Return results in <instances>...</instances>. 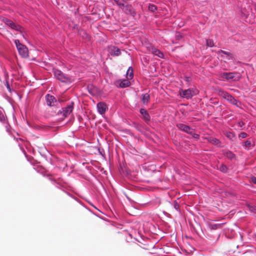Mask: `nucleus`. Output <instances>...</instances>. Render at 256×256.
<instances>
[{"instance_id": "c9c22d12", "label": "nucleus", "mask_w": 256, "mask_h": 256, "mask_svg": "<svg viewBox=\"0 0 256 256\" xmlns=\"http://www.w3.org/2000/svg\"><path fill=\"white\" fill-rule=\"evenodd\" d=\"M210 228L211 230H216L220 226V224H210Z\"/></svg>"}, {"instance_id": "de8ad7c7", "label": "nucleus", "mask_w": 256, "mask_h": 256, "mask_svg": "<svg viewBox=\"0 0 256 256\" xmlns=\"http://www.w3.org/2000/svg\"><path fill=\"white\" fill-rule=\"evenodd\" d=\"M76 202L82 205V202L78 198Z\"/></svg>"}, {"instance_id": "393cba45", "label": "nucleus", "mask_w": 256, "mask_h": 256, "mask_svg": "<svg viewBox=\"0 0 256 256\" xmlns=\"http://www.w3.org/2000/svg\"><path fill=\"white\" fill-rule=\"evenodd\" d=\"M6 121V116L4 114V110L0 107V122L2 123H4Z\"/></svg>"}, {"instance_id": "7ed1b4c3", "label": "nucleus", "mask_w": 256, "mask_h": 256, "mask_svg": "<svg viewBox=\"0 0 256 256\" xmlns=\"http://www.w3.org/2000/svg\"><path fill=\"white\" fill-rule=\"evenodd\" d=\"M14 42L19 54L23 58H26L28 56V50L26 46L21 44L18 40H14Z\"/></svg>"}, {"instance_id": "aec40b11", "label": "nucleus", "mask_w": 256, "mask_h": 256, "mask_svg": "<svg viewBox=\"0 0 256 256\" xmlns=\"http://www.w3.org/2000/svg\"><path fill=\"white\" fill-rule=\"evenodd\" d=\"M150 100V96L148 93L142 94V101L144 104L148 105Z\"/></svg>"}, {"instance_id": "412c9836", "label": "nucleus", "mask_w": 256, "mask_h": 256, "mask_svg": "<svg viewBox=\"0 0 256 256\" xmlns=\"http://www.w3.org/2000/svg\"><path fill=\"white\" fill-rule=\"evenodd\" d=\"M236 72H224L223 76L227 80H232L234 78Z\"/></svg>"}, {"instance_id": "a19ab883", "label": "nucleus", "mask_w": 256, "mask_h": 256, "mask_svg": "<svg viewBox=\"0 0 256 256\" xmlns=\"http://www.w3.org/2000/svg\"><path fill=\"white\" fill-rule=\"evenodd\" d=\"M184 79L186 82L188 84L190 83V82L192 80L191 78L188 76H186Z\"/></svg>"}, {"instance_id": "dca6fc26", "label": "nucleus", "mask_w": 256, "mask_h": 256, "mask_svg": "<svg viewBox=\"0 0 256 256\" xmlns=\"http://www.w3.org/2000/svg\"><path fill=\"white\" fill-rule=\"evenodd\" d=\"M77 32L78 34L81 36L83 39L90 40V36L86 32L84 29L77 28Z\"/></svg>"}, {"instance_id": "1a4fd4ad", "label": "nucleus", "mask_w": 256, "mask_h": 256, "mask_svg": "<svg viewBox=\"0 0 256 256\" xmlns=\"http://www.w3.org/2000/svg\"><path fill=\"white\" fill-rule=\"evenodd\" d=\"M140 112L142 116V120L146 123L148 124L150 121V116L147 110L144 108H141L140 110Z\"/></svg>"}, {"instance_id": "0eeeda50", "label": "nucleus", "mask_w": 256, "mask_h": 256, "mask_svg": "<svg viewBox=\"0 0 256 256\" xmlns=\"http://www.w3.org/2000/svg\"><path fill=\"white\" fill-rule=\"evenodd\" d=\"M117 87L120 88H126L128 87L130 85V82L128 80L122 79L117 80L115 83Z\"/></svg>"}, {"instance_id": "39448f33", "label": "nucleus", "mask_w": 256, "mask_h": 256, "mask_svg": "<svg viewBox=\"0 0 256 256\" xmlns=\"http://www.w3.org/2000/svg\"><path fill=\"white\" fill-rule=\"evenodd\" d=\"M123 12L126 15H130L132 18H134L136 15V12L134 9L132 7L131 4H125L124 7L122 8Z\"/></svg>"}, {"instance_id": "2eb2a0df", "label": "nucleus", "mask_w": 256, "mask_h": 256, "mask_svg": "<svg viewBox=\"0 0 256 256\" xmlns=\"http://www.w3.org/2000/svg\"><path fill=\"white\" fill-rule=\"evenodd\" d=\"M151 53L154 54V56H157L158 57L164 58V54L159 50L157 49L154 46H152L150 50Z\"/></svg>"}, {"instance_id": "09e8293b", "label": "nucleus", "mask_w": 256, "mask_h": 256, "mask_svg": "<svg viewBox=\"0 0 256 256\" xmlns=\"http://www.w3.org/2000/svg\"><path fill=\"white\" fill-rule=\"evenodd\" d=\"M125 196H126L127 200L130 202L131 200L130 198L128 196H126V194Z\"/></svg>"}, {"instance_id": "8fccbe9b", "label": "nucleus", "mask_w": 256, "mask_h": 256, "mask_svg": "<svg viewBox=\"0 0 256 256\" xmlns=\"http://www.w3.org/2000/svg\"><path fill=\"white\" fill-rule=\"evenodd\" d=\"M72 198H73L74 200L76 201V200H78V198H77L75 196H74V197Z\"/></svg>"}, {"instance_id": "72a5a7b5", "label": "nucleus", "mask_w": 256, "mask_h": 256, "mask_svg": "<svg viewBox=\"0 0 256 256\" xmlns=\"http://www.w3.org/2000/svg\"><path fill=\"white\" fill-rule=\"evenodd\" d=\"M173 206L174 208L178 211L180 210V206L176 200H175L173 203Z\"/></svg>"}, {"instance_id": "37998d69", "label": "nucleus", "mask_w": 256, "mask_h": 256, "mask_svg": "<svg viewBox=\"0 0 256 256\" xmlns=\"http://www.w3.org/2000/svg\"><path fill=\"white\" fill-rule=\"evenodd\" d=\"M182 36L179 33L176 34V39L177 40H180L182 38Z\"/></svg>"}, {"instance_id": "f704fd0d", "label": "nucleus", "mask_w": 256, "mask_h": 256, "mask_svg": "<svg viewBox=\"0 0 256 256\" xmlns=\"http://www.w3.org/2000/svg\"><path fill=\"white\" fill-rule=\"evenodd\" d=\"M247 136H248V134L245 132H242L240 133L238 136V137L240 139L245 138Z\"/></svg>"}, {"instance_id": "6ab92c4d", "label": "nucleus", "mask_w": 256, "mask_h": 256, "mask_svg": "<svg viewBox=\"0 0 256 256\" xmlns=\"http://www.w3.org/2000/svg\"><path fill=\"white\" fill-rule=\"evenodd\" d=\"M218 94L220 96L222 97L226 100H227L228 96H230V94L226 91H224L222 88L218 89Z\"/></svg>"}, {"instance_id": "c756f323", "label": "nucleus", "mask_w": 256, "mask_h": 256, "mask_svg": "<svg viewBox=\"0 0 256 256\" xmlns=\"http://www.w3.org/2000/svg\"><path fill=\"white\" fill-rule=\"evenodd\" d=\"M126 74L128 75V78L131 80L134 77V71L132 66H130L127 70Z\"/></svg>"}, {"instance_id": "ea45409f", "label": "nucleus", "mask_w": 256, "mask_h": 256, "mask_svg": "<svg viewBox=\"0 0 256 256\" xmlns=\"http://www.w3.org/2000/svg\"><path fill=\"white\" fill-rule=\"evenodd\" d=\"M56 187L58 188L61 190H62L64 192V191H66V190H64L63 188V186H62L60 182H59V184H58L57 186H56Z\"/></svg>"}, {"instance_id": "4468645a", "label": "nucleus", "mask_w": 256, "mask_h": 256, "mask_svg": "<svg viewBox=\"0 0 256 256\" xmlns=\"http://www.w3.org/2000/svg\"><path fill=\"white\" fill-rule=\"evenodd\" d=\"M108 52L112 56H118L121 54L120 49L116 46H112L109 48Z\"/></svg>"}, {"instance_id": "5701e85b", "label": "nucleus", "mask_w": 256, "mask_h": 256, "mask_svg": "<svg viewBox=\"0 0 256 256\" xmlns=\"http://www.w3.org/2000/svg\"><path fill=\"white\" fill-rule=\"evenodd\" d=\"M3 22H4V24L9 26L11 28H13L14 26L15 23L13 22L12 20L8 19L7 18H4L3 19Z\"/></svg>"}, {"instance_id": "c85d7f7f", "label": "nucleus", "mask_w": 256, "mask_h": 256, "mask_svg": "<svg viewBox=\"0 0 256 256\" xmlns=\"http://www.w3.org/2000/svg\"><path fill=\"white\" fill-rule=\"evenodd\" d=\"M246 207L248 208L249 211L254 214H256V206L250 204H247Z\"/></svg>"}, {"instance_id": "20e7f679", "label": "nucleus", "mask_w": 256, "mask_h": 256, "mask_svg": "<svg viewBox=\"0 0 256 256\" xmlns=\"http://www.w3.org/2000/svg\"><path fill=\"white\" fill-rule=\"evenodd\" d=\"M46 104L50 107H58L60 102V100H58L55 96L50 94H46L45 96Z\"/></svg>"}, {"instance_id": "e433bc0d", "label": "nucleus", "mask_w": 256, "mask_h": 256, "mask_svg": "<svg viewBox=\"0 0 256 256\" xmlns=\"http://www.w3.org/2000/svg\"><path fill=\"white\" fill-rule=\"evenodd\" d=\"M48 180L52 182V184L56 186L58 184H59V182H57L56 180H54L50 176H48Z\"/></svg>"}, {"instance_id": "4be33fe9", "label": "nucleus", "mask_w": 256, "mask_h": 256, "mask_svg": "<svg viewBox=\"0 0 256 256\" xmlns=\"http://www.w3.org/2000/svg\"><path fill=\"white\" fill-rule=\"evenodd\" d=\"M217 54H222L226 55V58L228 60H232L234 58L232 54L230 52L222 50L218 51Z\"/></svg>"}, {"instance_id": "f257e3e1", "label": "nucleus", "mask_w": 256, "mask_h": 256, "mask_svg": "<svg viewBox=\"0 0 256 256\" xmlns=\"http://www.w3.org/2000/svg\"><path fill=\"white\" fill-rule=\"evenodd\" d=\"M74 108V102L72 101L68 104L66 107L62 108L57 112H55L56 115L62 116L64 118H67L73 111Z\"/></svg>"}, {"instance_id": "58836bf2", "label": "nucleus", "mask_w": 256, "mask_h": 256, "mask_svg": "<svg viewBox=\"0 0 256 256\" xmlns=\"http://www.w3.org/2000/svg\"><path fill=\"white\" fill-rule=\"evenodd\" d=\"M238 126L242 128L243 129V128L244 127L245 124L242 121H240L238 123Z\"/></svg>"}, {"instance_id": "2f4dec72", "label": "nucleus", "mask_w": 256, "mask_h": 256, "mask_svg": "<svg viewBox=\"0 0 256 256\" xmlns=\"http://www.w3.org/2000/svg\"><path fill=\"white\" fill-rule=\"evenodd\" d=\"M206 46L212 48L214 46V41L212 39H206Z\"/></svg>"}, {"instance_id": "cd10ccee", "label": "nucleus", "mask_w": 256, "mask_h": 256, "mask_svg": "<svg viewBox=\"0 0 256 256\" xmlns=\"http://www.w3.org/2000/svg\"><path fill=\"white\" fill-rule=\"evenodd\" d=\"M218 170L224 174H226L228 172V169L226 164H222L220 166Z\"/></svg>"}, {"instance_id": "a211bd4d", "label": "nucleus", "mask_w": 256, "mask_h": 256, "mask_svg": "<svg viewBox=\"0 0 256 256\" xmlns=\"http://www.w3.org/2000/svg\"><path fill=\"white\" fill-rule=\"evenodd\" d=\"M226 100L228 101L229 102H230L231 104H232L237 107H239V106L238 105V103L240 104V102L238 100L236 99L231 94H230V96H228Z\"/></svg>"}, {"instance_id": "f03ea898", "label": "nucleus", "mask_w": 256, "mask_h": 256, "mask_svg": "<svg viewBox=\"0 0 256 256\" xmlns=\"http://www.w3.org/2000/svg\"><path fill=\"white\" fill-rule=\"evenodd\" d=\"M52 72L54 74V77L61 82L64 83L71 82L70 78L68 75L64 74L63 72H62L58 69L53 68Z\"/></svg>"}, {"instance_id": "ddd939ff", "label": "nucleus", "mask_w": 256, "mask_h": 256, "mask_svg": "<svg viewBox=\"0 0 256 256\" xmlns=\"http://www.w3.org/2000/svg\"><path fill=\"white\" fill-rule=\"evenodd\" d=\"M38 152L41 155V156L46 160L47 162L50 161V160H48V158L50 156V154L46 148H40Z\"/></svg>"}, {"instance_id": "f3484780", "label": "nucleus", "mask_w": 256, "mask_h": 256, "mask_svg": "<svg viewBox=\"0 0 256 256\" xmlns=\"http://www.w3.org/2000/svg\"><path fill=\"white\" fill-rule=\"evenodd\" d=\"M86 89L88 93L92 95L95 96L96 92V87L92 84H88L86 86Z\"/></svg>"}, {"instance_id": "3c124183", "label": "nucleus", "mask_w": 256, "mask_h": 256, "mask_svg": "<svg viewBox=\"0 0 256 256\" xmlns=\"http://www.w3.org/2000/svg\"><path fill=\"white\" fill-rule=\"evenodd\" d=\"M218 104V102H214V104Z\"/></svg>"}, {"instance_id": "9b49d317", "label": "nucleus", "mask_w": 256, "mask_h": 256, "mask_svg": "<svg viewBox=\"0 0 256 256\" xmlns=\"http://www.w3.org/2000/svg\"><path fill=\"white\" fill-rule=\"evenodd\" d=\"M176 126L180 131L188 134L190 130H192V127L184 124L178 123Z\"/></svg>"}, {"instance_id": "473e14b6", "label": "nucleus", "mask_w": 256, "mask_h": 256, "mask_svg": "<svg viewBox=\"0 0 256 256\" xmlns=\"http://www.w3.org/2000/svg\"><path fill=\"white\" fill-rule=\"evenodd\" d=\"M22 27L21 26H20L19 24H15L14 26L12 29L16 30V31L22 32Z\"/></svg>"}, {"instance_id": "6e6552de", "label": "nucleus", "mask_w": 256, "mask_h": 256, "mask_svg": "<svg viewBox=\"0 0 256 256\" xmlns=\"http://www.w3.org/2000/svg\"><path fill=\"white\" fill-rule=\"evenodd\" d=\"M96 108L98 112L100 114H104L108 109L106 104L104 102H98L96 104Z\"/></svg>"}, {"instance_id": "9d476101", "label": "nucleus", "mask_w": 256, "mask_h": 256, "mask_svg": "<svg viewBox=\"0 0 256 256\" xmlns=\"http://www.w3.org/2000/svg\"><path fill=\"white\" fill-rule=\"evenodd\" d=\"M206 140L209 143L216 146L218 148L223 147L222 142L217 138L210 136L207 138Z\"/></svg>"}, {"instance_id": "a878e982", "label": "nucleus", "mask_w": 256, "mask_h": 256, "mask_svg": "<svg viewBox=\"0 0 256 256\" xmlns=\"http://www.w3.org/2000/svg\"><path fill=\"white\" fill-rule=\"evenodd\" d=\"M194 130L192 128V130H190L188 134L192 136V138L198 140L200 138V136L199 134L194 133Z\"/></svg>"}, {"instance_id": "49530a36", "label": "nucleus", "mask_w": 256, "mask_h": 256, "mask_svg": "<svg viewBox=\"0 0 256 256\" xmlns=\"http://www.w3.org/2000/svg\"><path fill=\"white\" fill-rule=\"evenodd\" d=\"M77 28H79L78 24H74L72 28L74 30L76 29L77 30Z\"/></svg>"}, {"instance_id": "c03bdc74", "label": "nucleus", "mask_w": 256, "mask_h": 256, "mask_svg": "<svg viewBox=\"0 0 256 256\" xmlns=\"http://www.w3.org/2000/svg\"><path fill=\"white\" fill-rule=\"evenodd\" d=\"M251 180L252 182L254 184H256V176H252L251 178Z\"/></svg>"}, {"instance_id": "bb28decb", "label": "nucleus", "mask_w": 256, "mask_h": 256, "mask_svg": "<svg viewBox=\"0 0 256 256\" xmlns=\"http://www.w3.org/2000/svg\"><path fill=\"white\" fill-rule=\"evenodd\" d=\"M252 146L251 140H248L245 141L244 142L242 143V146L247 150H249V148H250Z\"/></svg>"}, {"instance_id": "f8f14e48", "label": "nucleus", "mask_w": 256, "mask_h": 256, "mask_svg": "<svg viewBox=\"0 0 256 256\" xmlns=\"http://www.w3.org/2000/svg\"><path fill=\"white\" fill-rule=\"evenodd\" d=\"M222 154L226 156L227 158L230 160H236V155L231 150H222Z\"/></svg>"}, {"instance_id": "4c0bfd02", "label": "nucleus", "mask_w": 256, "mask_h": 256, "mask_svg": "<svg viewBox=\"0 0 256 256\" xmlns=\"http://www.w3.org/2000/svg\"><path fill=\"white\" fill-rule=\"evenodd\" d=\"M6 86L9 92H11L12 91V89L11 88L10 86L9 82L8 80H6Z\"/></svg>"}, {"instance_id": "a18cd8bd", "label": "nucleus", "mask_w": 256, "mask_h": 256, "mask_svg": "<svg viewBox=\"0 0 256 256\" xmlns=\"http://www.w3.org/2000/svg\"><path fill=\"white\" fill-rule=\"evenodd\" d=\"M64 193H66L68 196H70L72 198L74 196V195L70 193L69 192H68L67 191H64Z\"/></svg>"}, {"instance_id": "423d86ee", "label": "nucleus", "mask_w": 256, "mask_h": 256, "mask_svg": "<svg viewBox=\"0 0 256 256\" xmlns=\"http://www.w3.org/2000/svg\"><path fill=\"white\" fill-rule=\"evenodd\" d=\"M179 93L180 97L186 98L187 100L191 98L194 96L191 88H188L186 90L180 89Z\"/></svg>"}, {"instance_id": "79ce46f5", "label": "nucleus", "mask_w": 256, "mask_h": 256, "mask_svg": "<svg viewBox=\"0 0 256 256\" xmlns=\"http://www.w3.org/2000/svg\"><path fill=\"white\" fill-rule=\"evenodd\" d=\"M6 130L8 133H10V126L8 124L6 123Z\"/></svg>"}, {"instance_id": "b1692460", "label": "nucleus", "mask_w": 256, "mask_h": 256, "mask_svg": "<svg viewBox=\"0 0 256 256\" xmlns=\"http://www.w3.org/2000/svg\"><path fill=\"white\" fill-rule=\"evenodd\" d=\"M226 136L232 141H233L234 139L236 138V136L234 132H226Z\"/></svg>"}, {"instance_id": "7c9ffc66", "label": "nucleus", "mask_w": 256, "mask_h": 256, "mask_svg": "<svg viewBox=\"0 0 256 256\" xmlns=\"http://www.w3.org/2000/svg\"><path fill=\"white\" fill-rule=\"evenodd\" d=\"M148 10L150 11L154 12L157 10V8L154 4H149Z\"/></svg>"}]
</instances>
